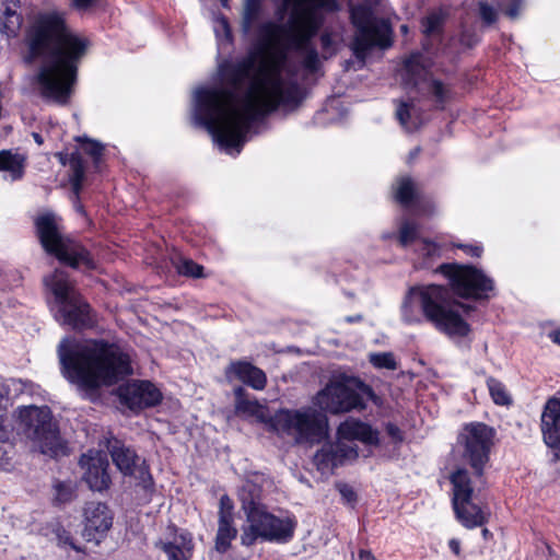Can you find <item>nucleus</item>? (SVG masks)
Segmentation results:
<instances>
[{
	"label": "nucleus",
	"instance_id": "obj_17",
	"mask_svg": "<svg viewBox=\"0 0 560 560\" xmlns=\"http://www.w3.org/2000/svg\"><path fill=\"white\" fill-rule=\"evenodd\" d=\"M83 538L89 542L100 545L113 526L114 514L106 503L88 502L83 510Z\"/></svg>",
	"mask_w": 560,
	"mask_h": 560
},
{
	"label": "nucleus",
	"instance_id": "obj_39",
	"mask_svg": "<svg viewBox=\"0 0 560 560\" xmlns=\"http://www.w3.org/2000/svg\"><path fill=\"white\" fill-rule=\"evenodd\" d=\"M419 238V226L416 222L406 220L399 226L398 243L401 247L411 245Z\"/></svg>",
	"mask_w": 560,
	"mask_h": 560
},
{
	"label": "nucleus",
	"instance_id": "obj_47",
	"mask_svg": "<svg viewBox=\"0 0 560 560\" xmlns=\"http://www.w3.org/2000/svg\"><path fill=\"white\" fill-rule=\"evenodd\" d=\"M55 500L58 503H68L71 502L73 499V489L71 486L65 481H58L55 485Z\"/></svg>",
	"mask_w": 560,
	"mask_h": 560
},
{
	"label": "nucleus",
	"instance_id": "obj_44",
	"mask_svg": "<svg viewBox=\"0 0 560 560\" xmlns=\"http://www.w3.org/2000/svg\"><path fill=\"white\" fill-rule=\"evenodd\" d=\"M295 51L303 52V67L310 72H316L320 66L318 52L315 47H307L305 49H294Z\"/></svg>",
	"mask_w": 560,
	"mask_h": 560
},
{
	"label": "nucleus",
	"instance_id": "obj_48",
	"mask_svg": "<svg viewBox=\"0 0 560 560\" xmlns=\"http://www.w3.org/2000/svg\"><path fill=\"white\" fill-rule=\"evenodd\" d=\"M136 471H138L136 478L140 480V483L143 487V489L148 490L153 487V477L150 472V467L145 463V460H143L139 466L137 465Z\"/></svg>",
	"mask_w": 560,
	"mask_h": 560
},
{
	"label": "nucleus",
	"instance_id": "obj_22",
	"mask_svg": "<svg viewBox=\"0 0 560 560\" xmlns=\"http://www.w3.org/2000/svg\"><path fill=\"white\" fill-rule=\"evenodd\" d=\"M44 285L52 296L57 308L81 294L69 273L60 268H56L44 278Z\"/></svg>",
	"mask_w": 560,
	"mask_h": 560
},
{
	"label": "nucleus",
	"instance_id": "obj_13",
	"mask_svg": "<svg viewBox=\"0 0 560 560\" xmlns=\"http://www.w3.org/2000/svg\"><path fill=\"white\" fill-rule=\"evenodd\" d=\"M21 421L34 431V440L37 441L40 452L51 458L63 453L66 447L61 441L59 427L52 420L49 407L27 406L20 410Z\"/></svg>",
	"mask_w": 560,
	"mask_h": 560
},
{
	"label": "nucleus",
	"instance_id": "obj_36",
	"mask_svg": "<svg viewBox=\"0 0 560 560\" xmlns=\"http://www.w3.org/2000/svg\"><path fill=\"white\" fill-rule=\"evenodd\" d=\"M262 10V0H245L242 16V27L245 33L249 32L259 20Z\"/></svg>",
	"mask_w": 560,
	"mask_h": 560
},
{
	"label": "nucleus",
	"instance_id": "obj_55",
	"mask_svg": "<svg viewBox=\"0 0 560 560\" xmlns=\"http://www.w3.org/2000/svg\"><path fill=\"white\" fill-rule=\"evenodd\" d=\"M455 247L462 249L466 255L479 258L483 253V247L478 244H456Z\"/></svg>",
	"mask_w": 560,
	"mask_h": 560
},
{
	"label": "nucleus",
	"instance_id": "obj_40",
	"mask_svg": "<svg viewBox=\"0 0 560 560\" xmlns=\"http://www.w3.org/2000/svg\"><path fill=\"white\" fill-rule=\"evenodd\" d=\"M177 272L182 276L202 279L206 278L205 267L190 258H183L176 266Z\"/></svg>",
	"mask_w": 560,
	"mask_h": 560
},
{
	"label": "nucleus",
	"instance_id": "obj_63",
	"mask_svg": "<svg viewBox=\"0 0 560 560\" xmlns=\"http://www.w3.org/2000/svg\"><path fill=\"white\" fill-rule=\"evenodd\" d=\"M74 198H77V197L74 196ZM75 202H77V206H75L77 211H78L79 213L83 214V215H86V211H85V209H84L83 205H81V202H80V198H79V199H75Z\"/></svg>",
	"mask_w": 560,
	"mask_h": 560
},
{
	"label": "nucleus",
	"instance_id": "obj_1",
	"mask_svg": "<svg viewBox=\"0 0 560 560\" xmlns=\"http://www.w3.org/2000/svg\"><path fill=\"white\" fill-rule=\"evenodd\" d=\"M259 51H250L236 62L224 61L219 73L226 88H201L196 92V118L225 149L240 152L252 124L280 106L299 107L305 98L303 88L296 81L284 85L281 70L287 61L283 50L262 61L253 77L243 98L241 109H230L237 100L236 90L252 78Z\"/></svg>",
	"mask_w": 560,
	"mask_h": 560
},
{
	"label": "nucleus",
	"instance_id": "obj_20",
	"mask_svg": "<svg viewBox=\"0 0 560 560\" xmlns=\"http://www.w3.org/2000/svg\"><path fill=\"white\" fill-rule=\"evenodd\" d=\"M299 20L307 25L311 31L318 34L324 25V13H335L340 10L338 0H296Z\"/></svg>",
	"mask_w": 560,
	"mask_h": 560
},
{
	"label": "nucleus",
	"instance_id": "obj_50",
	"mask_svg": "<svg viewBox=\"0 0 560 560\" xmlns=\"http://www.w3.org/2000/svg\"><path fill=\"white\" fill-rule=\"evenodd\" d=\"M384 429L394 444H401L405 441V433L396 423L386 422Z\"/></svg>",
	"mask_w": 560,
	"mask_h": 560
},
{
	"label": "nucleus",
	"instance_id": "obj_18",
	"mask_svg": "<svg viewBox=\"0 0 560 560\" xmlns=\"http://www.w3.org/2000/svg\"><path fill=\"white\" fill-rule=\"evenodd\" d=\"M218 516L214 549L224 555L231 549V542L237 537L238 533L234 525V502L226 493L222 494L219 500Z\"/></svg>",
	"mask_w": 560,
	"mask_h": 560
},
{
	"label": "nucleus",
	"instance_id": "obj_27",
	"mask_svg": "<svg viewBox=\"0 0 560 560\" xmlns=\"http://www.w3.org/2000/svg\"><path fill=\"white\" fill-rule=\"evenodd\" d=\"M541 435L560 430V398L552 396L547 399L540 416Z\"/></svg>",
	"mask_w": 560,
	"mask_h": 560
},
{
	"label": "nucleus",
	"instance_id": "obj_8",
	"mask_svg": "<svg viewBox=\"0 0 560 560\" xmlns=\"http://www.w3.org/2000/svg\"><path fill=\"white\" fill-rule=\"evenodd\" d=\"M349 19L355 28L350 44L353 56L364 61L373 48L388 49L394 44V31L389 20L378 18L372 8L350 5Z\"/></svg>",
	"mask_w": 560,
	"mask_h": 560
},
{
	"label": "nucleus",
	"instance_id": "obj_61",
	"mask_svg": "<svg viewBox=\"0 0 560 560\" xmlns=\"http://www.w3.org/2000/svg\"><path fill=\"white\" fill-rule=\"evenodd\" d=\"M361 320H362V315H352V316H347L346 317V322L349 323V324L359 323Z\"/></svg>",
	"mask_w": 560,
	"mask_h": 560
},
{
	"label": "nucleus",
	"instance_id": "obj_60",
	"mask_svg": "<svg viewBox=\"0 0 560 560\" xmlns=\"http://www.w3.org/2000/svg\"><path fill=\"white\" fill-rule=\"evenodd\" d=\"M3 2L5 4V8L10 7L14 10H16V8H20V4H21L20 0H3Z\"/></svg>",
	"mask_w": 560,
	"mask_h": 560
},
{
	"label": "nucleus",
	"instance_id": "obj_46",
	"mask_svg": "<svg viewBox=\"0 0 560 560\" xmlns=\"http://www.w3.org/2000/svg\"><path fill=\"white\" fill-rule=\"evenodd\" d=\"M479 16L483 24L490 26L498 21L497 10L487 1L481 0L478 2Z\"/></svg>",
	"mask_w": 560,
	"mask_h": 560
},
{
	"label": "nucleus",
	"instance_id": "obj_16",
	"mask_svg": "<svg viewBox=\"0 0 560 560\" xmlns=\"http://www.w3.org/2000/svg\"><path fill=\"white\" fill-rule=\"evenodd\" d=\"M56 318L61 325L78 332L94 329L98 324L97 312L82 293L59 306Z\"/></svg>",
	"mask_w": 560,
	"mask_h": 560
},
{
	"label": "nucleus",
	"instance_id": "obj_26",
	"mask_svg": "<svg viewBox=\"0 0 560 560\" xmlns=\"http://www.w3.org/2000/svg\"><path fill=\"white\" fill-rule=\"evenodd\" d=\"M168 560H190L194 553V539L191 533L184 530L179 533L175 541H160L156 544Z\"/></svg>",
	"mask_w": 560,
	"mask_h": 560
},
{
	"label": "nucleus",
	"instance_id": "obj_53",
	"mask_svg": "<svg viewBox=\"0 0 560 560\" xmlns=\"http://www.w3.org/2000/svg\"><path fill=\"white\" fill-rule=\"evenodd\" d=\"M337 489L341 495V498L345 500V502L349 504H355L358 501L357 492L353 490V488L348 483H339L337 486Z\"/></svg>",
	"mask_w": 560,
	"mask_h": 560
},
{
	"label": "nucleus",
	"instance_id": "obj_32",
	"mask_svg": "<svg viewBox=\"0 0 560 560\" xmlns=\"http://www.w3.org/2000/svg\"><path fill=\"white\" fill-rule=\"evenodd\" d=\"M235 398V412L237 415H245L249 417H258L261 410V405L257 399H249L246 389L243 386H236L233 389Z\"/></svg>",
	"mask_w": 560,
	"mask_h": 560
},
{
	"label": "nucleus",
	"instance_id": "obj_10",
	"mask_svg": "<svg viewBox=\"0 0 560 560\" xmlns=\"http://www.w3.org/2000/svg\"><path fill=\"white\" fill-rule=\"evenodd\" d=\"M276 431L290 434L294 432L298 442L320 443L328 436V418L314 409H281L271 419Z\"/></svg>",
	"mask_w": 560,
	"mask_h": 560
},
{
	"label": "nucleus",
	"instance_id": "obj_42",
	"mask_svg": "<svg viewBox=\"0 0 560 560\" xmlns=\"http://www.w3.org/2000/svg\"><path fill=\"white\" fill-rule=\"evenodd\" d=\"M370 363L376 369L396 370L397 362L392 352L371 353Z\"/></svg>",
	"mask_w": 560,
	"mask_h": 560
},
{
	"label": "nucleus",
	"instance_id": "obj_62",
	"mask_svg": "<svg viewBox=\"0 0 560 560\" xmlns=\"http://www.w3.org/2000/svg\"><path fill=\"white\" fill-rule=\"evenodd\" d=\"M362 1H363V3H359L358 5H366L372 9L376 5H378V3H380V0H362Z\"/></svg>",
	"mask_w": 560,
	"mask_h": 560
},
{
	"label": "nucleus",
	"instance_id": "obj_21",
	"mask_svg": "<svg viewBox=\"0 0 560 560\" xmlns=\"http://www.w3.org/2000/svg\"><path fill=\"white\" fill-rule=\"evenodd\" d=\"M82 468H85L83 479L89 488L94 491L107 490L112 483L108 474V460L101 456L82 454L79 460Z\"/></svg>",
	"mask_w": 560,
	"mask_h": 560
},
{
	"label": "nucleus",
	"instance_id": "obj_58",
	"mask_svg": "<svg viewBox=\"0 0 560 560\" xmlns=\"http://www.w3.org/2000/svg\"><path fill=\"white\" fill-rule=\"evenodd\" d=\"M548 337H549V339H550L553 343H556V345L560 346V328H557V329H555V330H551V331L548 334Z\"/></svg>",
	"mask_w": 560,
	"mask_h": 560
},
{
	"label": "nucleus",
	"instance_id": "obj_43",
	"mask_svg": "<svg viewBox=\"0 0 560 560\" xmlns=\"http://www.w3.org/2000/svg\"><path fill=\"white\" fill-rule=\"evenodd\" d=\"M497 8L511 20L520 16L524 0H493Z\"/></svg>",
	"mask_w": 560,
	"mask_h": 560
},
{
	"label": "nucleus",
	"instance_id": "obj_49",
	"mask_svg": "<svg viewBox=\"0 0 560 560\" xmlns=\"http://www.w3.org/2000/svg\"><path fill=\"white\" fill-rule=\"evenodd\" d=\"M541 436L545 445L551 451L553 456L560 460V430Z\"/></svg>",
	"mask_w": 560,
	"mask_h": 560
},
{
	"label": "nucleus",
	"instance_id": "obj_24",
	"mask_svg": "<svg viewBox=\"0 0 560 560\" xmlns=\"http://www.w3.org/2000/svg\"><path fill=\"white\" fill-rule=\"evenodd\" d=\"M337 434L340 439L347 441H360L372 446L381 444L380 432L360 419L349 418L345 420L339 424Z\"/></svg>",
	"mask_w": 560,
	"mask_h": 560
},
{
	"label": "nucleus",
	"instance_id": "obj_45",
	"mask_svg": "<svg viewBox=\"0 0 560 560\" xmlns=\"http://www.w3.org/2000/svg\"><path fill=\"white\" fill-rule=\"evenodd\" d=\"M421 242L423 245L421 248L422 265L434 257L441 256V246L436 242L427 237L421 238Z\"/></svg>",
	"mask_w": 560,
	"mask_h": 560
},
{
	"label": "nucleus",
	"instance_id": "obj_57",
	"mask_svg": "<svg viewBox=\"0 0 560 560\" xmlns=\"http://www.w3.org/2000/svg\"><path fill=\"white\" fill-rule=\"evenodd\" d=\"M448 548L456 557H460L462 548L460 540L458 538H451L448 540Z\"/></svg>",
	"mask_w": 560,
	"mask_h": 560
},
{
	"label": "nucleus",
	"instance_id": "obj_29",
	"mask_svg": "<svg viewBox=\"0 0 560 560\" xmlns=\"http://www.w3.org/2000/svg\"><path fill=\"white\" fill-rule=\"evenodd\" d=\"M347 453L345 448L324 445L314 455V463L319 470L334 469L342 465Z\"/></svg>",
	"mask_w": 560,
	"mask_h": 560
},
{
	"label": "nucleus",
	"instance_id": "obj_54",
	"mask_svg": "<svg viewBox=\"0 0 560 560\" xmlns=\"http://www.w3.org/2000/svg\"><path fill=\"white\" fill-rule=\"evenodd\" d=\"M411 107H412V105L408 102H400L397 107L396 117L402 126H407V124L410 120Z\"/></svg>",
	"mask_w": 560,
	"mask_h": 560
},
{
	"label": "nucleus",
	"instance_id": "obj_33",
	"mask_svg": "<svg viewBox=\"0 0 560 560\" xmlns=\"http://www.w3.org/2000/svg\"><path fill=\"white\" fill-rule=\"evenodd\" d=\"M422 55L413 52L404 61L405 77L404 81L407 86L416 89L419 85L420 78L425 68L422 63Z\"/></svg>",
	"mask_w": 560,
	"mask_h": 560
},
{
	"label": "nucleus",
	"instance_id": "obj_37",
	"mask_svg": "<svg viewBox=\"0 0 560 560\" xmlns=\"http://www.w3.org/2000/svg\"><path fill=\"white\" fill-rule=\"evenodd\" d=\"M52 533L56 536L58 547L62 549H70L78 553H85V549L77 544L70 530H68L63 525L58 523Z\"/></svg>",
	"mask_w": 560,
	"mask_h": 560
},
{
	"label": "nucleus",
	"instance_id": "obj_28",
	"mask_svg": "<svg viewBox=\"0 0 560 560\" xmlns=\"http://www.w3.org/2000/svg\"><path fill=\"white\" fill-rule=\"evenodd\" d=\"M74 141L79 143L78 149L80 150L81 154L84 153L91 158L94 173H101L105 145L102 142L89 138L85 135L74 137Z\"/></svg>",
	"mask_w": 560,
	"mask_h": 560
},
{
	"label": "nucleus",
	"instance_id": "obj_35",
	"mask_svg": "<svg viewBox=\"0 0 560 560\" xmlns=\"http://www.w3.org/2000/svg\"><path fill=\"white\" fill-rule=\"evenodd\" d=\"M429 93L434 100L435 108L444 110L452 98V90L442 80L432 78L429 81Z\"/></svg>",
	"mask_w": 560,
	"mask_h": 560
},
{
	"label": "nucleus",
	"instance_id": "obj_34",
	"mask_svg": "<svg viewBox=\"0 0 560 560\" xmlns=\"http://www.w3.org/2000/svg\"><path fill=\"white\" fill-rule=\"evenodd\" d=\"M23 16L16 10L7 7L0 23V33L7 38H15L21 30Z\"/></svg>",
	"mask_w": 560,
	"mask_h": 560
},
{
	"label": "nucleus",
	"instance_id": "obj_59",
	"mask_svg": "<svg viewBox=\"0 0 560 560\" xmlns=\"http://www.w3.org/2000/svg\"><path fill=\"white\" fill-rule=\"evenodd\" d=\"M359 560H376V558L370 550L361 549L359 551Z\"/></svg>",
	"mask_w": 560,
	"mask_h": 560
},
{
	"label": "nucleus",
	"instance_id": "obj_5",
	"mask_svg": "<svg viewBox=\"0 0 560 560\" xmlns=\"http://www.w3.org/2000/svg\"><path fill=\"white\" fill-rule=\"evenodd\" d=\"M238 498L248 523L242 528L243 546L252 547L258 540L287 544L293 539L298 526L294 515L279 517L270 513L261 503L259 490L255 486L244 487Z\"/></svg>",
	"mask_w": 560,
	"mask_h": 560
},
{
	"label": "nucleus",
	"instance_id": "obj_25",
	"mask_svg": "<svg viewBox=\"0 0 560 560\" xmlns=\"http://www.w3.org/2000/svg\"><path fill=\"white\" fill-rule=\"evenodd\" d=\"M58 161L63 166H69V183L73 196L79 199L85 180L86 165L79 149H74L72 152H58L56 154Z\"/></svg>",
	"mask_w": 560,
	"mask_h": 560
},
{
	"label": "nucleus",
	"instance_id": "obj_2",
	"mask_svg": "<svg viewBox=\"0 0 560 560\" xmlns=\"http://www.w3.org/2000/svg\"><path fill=\"white\" fill-rule=\"evenodd\" d=\"M25 62L43 61L34 82L40 97L67 106L75 90L79 67L91 42L75 33L63 11H39L30 20L25 33Z\"/></svg>",
	"mask_w": 560,
	"mask_h": 560
},
{
	"label": "nucleus",
	"instance_id": "obj_38",
	"mask_svg": "<svg viewBox=\"0 0 560 560\" xmlns=\"http://www.w3.org/2000/svg\"><path fill=\"white\" fill-rule=\"evenodd\" d=\"M486 384L495 405L506 406L511 404V397L506 392L505 385L500 380L489 376L486 380Z\"/></svg>",
	"mask_w": 560,
	"mask_h": 560
},
{
	"label": "nucleus",
	"instance_id": "obj_41",
	"mask_svg": "<svg viewBox=\"0 0 560 560\" xmlns=\"http://www.w3.org/2000/svg\"><path fill=\"white\" fill-rule=\"evenodd\" d=\"M444 15L441 11H433L424 16L421 21L423 33L427 36L439 34L443 30Z\"/></svg>",
	"mask_w": 560,
	"mask_h": 560
},
{
	"label": "nucleus",
	"instance_id": "obj_12",
	"mask_svg": "<svg viewBox=\"0 0 560 560\" xmlns=\"http://www.w3.org/2000/svg\"><path fill=\"white\" fill-rule=\"evenodd\" d=\"M495 438V429L485 422L472 421L464 424L458 443L463 446L464 462L470 466L476 477L483 475Z\"/></svg>",
	"mask_w": 560,
	"mask_h": 560
},
{
	"label": "nucleus",
	"instance_id": "obj_56",
	"mask_svg": "<svg viewBox=\"0 0 560 560\" xmlns=\"http://www.w3.org/2000/svg\"><path fill=\"white\" fill-rule=\"evenodd\" d=\"M217 23H218L219 27L221 28V31L223 32L224 37L228 40H232L233 39L232 30H231V26H230L228 18L224 16V15H220L217 19Z\"/></svg>",
	"mask_w": 560,
	"mask_h": 560
},
{
	"label": "nucleus",
	"instance_id": "obj_64",
	"mask_svg": "<svg viewBox=\"0 0 560 560\" xmlns=\"http://www.w3.org/2000/svg\"><path fill=\"white\" fill-rule=\"evenodd\" d=\"M420 151H421L420 147L415 148L412 151H410L409 158L415 159L420 153Z\"/></svg>",
	"mask_w": 560,
	"mask_h": 560
},
{
	"label": "nucleus",
	"instance_id": "obj_3",
	"mask_svg": "<svg viewBox=\"0 0 560 560\" xmlns=\"http://www.w3.org/2000/svg\"><path fill=\"white\" fill-rule=\"evenodd\" d=\"M58 354L65 378L91 399L102 387L117 385L133 374L129 353L104 338L65 340L58 346Z\"/></svg>",
	"mask_w": 560,
	"mask_h": 560
},
{
	"label": "nucleus",
	"instance_id": "obj_4",
	"mask_svg": "<svg viewBox=\"0 0 560 560\" xmlns=\"http://www.w3.org/2000/svg\"><path fill=\"white\" fill-rule=\"evenodd\" d=\"M475 310L456 299L444 284H415L406 291L400 306L401 319L407 325H419L423 320L448 337H467L470 324L462 316Z\"/></svg>",
	"mask_w": 560,
	"mask_h": 560
},
{
	"label": "nucleus",
	"instance_id": "obj_31",
	"mask_svg": "<svg viewBox=\"0 0 560 560\" xmlns=\"http://www.w3.org/2000/svg\"><path fill=\"white\" fill-rule=\"evenodd\" d=\"M394 198L402 207H410L419 199V192L415 180L410 176L397 178L394 188Z\"/></svg>",
	"mask_w": 560,
	"mask_h": 560
},
{
	"label": "nucleus",
	"instance_id": "obj_9",
	"mask_svg": "<svg viewBox=\"0 0 560 560\" xmlns=\"http://www.w3.org/2000/svg\"><path fill=\"white\" fill-rule=\"evenodd\" d=\"M434 273L447 280V289L458 299L482 303L497 295L494 280L474 265L443 262L434 269Z\"/></svg>",
	"mask_w": 560,
	"mask_h": 560
},
{
	"label": "nucleus",
	"instance_id": "obj_11",
	"mask_svg": "<svg viewBox=\"0 0 560 560\" xmlns=\"http://www.w3.org/2000/svg\"><path fill=\"white\" fill-rule=\"evenodd\" d=\"M451 504L457 522L467 529L481 527L489 522L490 513L475 503V489L467 469L457 468L450 475Z\"/></svg>",
	"mask_w": 560,
	"mask_h": 560
},
{
	"label": "nucleus",
	"instance_id": "obj_23",
	"mask_svg": "<svg viewBox=\"0 0 560 560\" xmlns=\"http://www.w3.org/2000/svg\"><path fill=\"white\" fill-rule=\"evenodd\" d=\"M106 448L114 465L124 476H136L139 456L133 448L127 446L124 441L115 436L107 439Z\"/></svg>",
	"mask_w": 560,
	"mask_h": 560
},
{
	"label": "nucleus",
	"instance_id": "obj_7",
	"mask_svg": "<svg viewBox=\"0 0 560 560\" xmlns=\"http://www.w3.org/2000/svg\"><path fill=\"white\" fill-rule=\"evenodd\" d=\"M368 401L382 405V398L373 387L357 376L329 382L315 397V405L331 415L365 410Z\"/></svg>",
	"mask_w": 560,
	"mask_h": 560
},
{
	"label": "nucleus",
	"instance_id": "obj_6",
	"mask_svg": "<svg viewBox=\"0 0 560 560\" xmlns=\"http://www.w3.org/2000/svg\"><path fill=\"white\" fill-rule=\"evenodd\" d=\"M33 224L35 236L45 254L73 270H96L97 262L92 252L80 240L63 233L54 212L37 214Z\"/></svg>",
	"mask_w": 560,
	"mask_h": 560
},
{
	"label": "nucleus",
	"instance_id": "obj_30",
	"mask_svg": "<svg viewBox=\"0 0 560 560\" xmlns=\"http://www.w3.org/2000/svg\"><path fill=\"white\" fill-rule=\"evenodd\" d=\"M26 159L11 150L0 151V172H8L12 180H20L25 174Z\"/></svg>",
	"mask_w": 560,
	"mask_h": 560
},
{
	"label": "nucleus",
	"instance_id": "obj_14",
	"mask_svg": "<svg viewBox=\"0 0 560 560\" xmlns=\"http://www.w3.org/2000/svg\"><path fill=\"white\" fill-rule=\"evenodd\" d=\"M298 11L294 10L291 16V24L281 25L273 22H267L260 26V35L264 39L285 42L287 48L289 49H305L307 47H314L312 39L317 35L316 32L305 25L295 16Z\"/></svg>",
	"mask_w": 560,
	"mask_h": 560
},
{
	"label": "nucleus",
	"instance_id": "obj_15",
	"mask_svg": "<svg viewBox=\"0 0 560 560\" xmlns=\"http://www.w3.org/2000/svg\"><path fill=\"white\" fill-rule=\"evenodd\" d=\"M121 405L135 412L156 407L162 402V392L150 381L135 380L116 389Z\"/></svg>",
	"mask_w": 560,
	"mask_h": 560
},
{
	"label": "nucleus",
	"instance_id": "obj_52",
	"mask_svg": "<svg viewBox=\"0 0 560 560\" xmlns=\"http://www.w3.org/2000/svg\"><path fill=\"white\" fill-rule=\"evenodd\" d=\"M319 42H320L322 50L325 54L332 56L337 52L336 43L332 38L331 33H329V32L322 33V35L319 37Z\"/></svg>",
	"mask_w": 560,
	"mask_h": 560
},
{
	"label": "nucleus",
	"instance_id": "obj_19",
	"mask_svg": "<svg viewBox=\"0 0 560 560\" xmlns=\"http://www.w3.org/2000/svg\"><path fill=\"white\" fill-rule=\"evenodd\" d=\"M224 376L229 383L238 381L255 390H262L267 385L266 373L246 360L231 361L224 369Z\"/></svg>",
	"mask_w": 560,
	"mask_h": 560
},
{
	"label": "nucleus",
	"instance_id": "obj_51",
	"mask_svg": "<svg viewBox=\"0 0 560 560\" xmlns=\"http://www.w3.org/2000/svg\"><path fill=\"white\" fill-rule=\"evenodd\" d=\"M480 38L475 31L464 30L459 34V44L466 48H474Z\"/></svg>",
	"mask_w": 560,
	"mask_h": 560
}]
</instances>
